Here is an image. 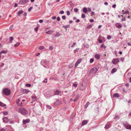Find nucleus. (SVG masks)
I'll list each match as a JSON object with an SVG mask.
<instances>
[{
	"instance_id": "f257e3e1",
	"label": "nucleus",
	"mask_w": 131,
	"mask_h": 131,
	"mask_svg": "<svg viewBox=\"0 0 131 131\" xmlns=\"http://www.w3.org/2000/svg\"><path fill=\"white\" fill-rule=\"evenodd\" d=\"M18 112L23 115H26L28 114V112L23 107L19 108Z\"/></svg>"
},
{
	"instance_id": "f03ea898",
	"label": "nucleus",
	"mask_w": 131,
	"mask_h": 131,
	"mask_svg": "<svg viewBox=\"0 0 131 131\" xmlns=\"http://www.w3.org/2000/svg\"><path fill=\"white\" fill-rule=\"evenodd\" d=\"M41 64L43 65V67L46 68H48L49 66H48V64L49 63V62L45 60H42L41 61Z\"/></svg>"
},
{
	"instance_id": "7ed1b4c3",
	"label": "nucleus",
	"mask_w": 131,
	"mask_h": 131,
	"mask_svg": "<svg viewBox=\"0 0 131 131\" xmlns=\"http://www.w3.org/2000/svg\"><path fill=\"white\" fill-rule=\"evenodd\" d=\"M3 93L6 95L8 96L10 94V91L9 89L7 88H5L3 89Z\"/></svg>"
},
{
	"instance_id": "20e7f679",
	"label": "nucleus",
	"mask_w": 131,
	"mask_h": 131,
	"mask_svg": "<svg viewBox=\"0 0 131 131\" xmlns=\"http://www.w3.org/2000/svg\"><path fill=\"white\" fill-rule=\"evenodd\" d=\"M119 61V59L118 58H113L112 60V63L114 64H117Z\"/></svg>"
},
{
	"instance_id": "39448f33",
	"label": "nucleus",
	"mask_w": 131,
	"mask_h": 131,
	"mask_svg": "<svg viewBox=\"0 0 131 131\" xmlns=\"http://www.w3.org/2000/svg\"><path fill=\"white\" fill-rule=\"evenodd\" d=\"M29 0H21L20 1L19 3L20 4H25L29 1Z\"/></svg>"
},
{
	"instance_id": "423d86ee",
	"label": "nucleus",
	"mask_w": 131,
	"mask_h": 131,
	"mask_svg": "<svg viewBox=\"0 0 131 131\" xmlns=\"http://www.w3.org/2000/svg\"><path fill=\"white\" fill-rule=\"evenodd\" d=\"M61 103V101L59 99H57L56 101L54 103V104L55 105H58L60 104Z\"/></svg>"
},
{
	"instance_id": "0eeeda50",
	"label": "nucleus",
	"mask_w": 131,
	"mask_h": 131,
	"mask_svg": "<svg viewBox=\"0 0 131 131\" xmlns=\"http://www.w3.org/2000/svg\"><path fill=\"white\" fill-rule=\"evenodd\" d=\"M82 61V60L81 59H78L76 62L75 63V65L74 67L75 68H76L78 66V64L80 63Z\"/></svg>"
},
{
	"instance_id": "6e6552de",
	"label": "nucleus",
	"mask_w": 131,
	"mask_h": 131,
	"mask_svg": "<svg viewBox=\"0 0 131 131\" xmlns=\"http://www.w3.org/2000/svg\"><path fill=\"white\" fill-rule=\"evenodd\" d=\"M110 123V122H108L106 124L104 128L105 129H108L111 127Z\"/></svg>"
},
{
	"instance_id": "1a4fd4ad",
	"label": "nucleus",
	"mask_w": 131,
	"mask_h": 131,
	"mask_svg": "<svg viewBox=\"0 0 131 131\" xmlns=\"http://www.w3.org/2000/svg\"><path fill=\"white\" fill-rule=\"evenodd\" d=\"M98 69L94 67L92 68L91 69L90 71L91 72H92L93 73H95L98 71Z\"/></svg>"
},
{
	"instance_id": "9d476101",
	"label": "nucleus",
	"mask_w": 131,
	"mask_h": 131,
	"mask_svg": "<svg viewBox=\"0 0 131 131\" xmlns=\"http://www.w3.org/2000/svg\"><path fill=\"white\" fill-rule=\"evenodd\" d=\"M30 120L29 119H27L26 120L23 119V124H25L27 123H29Z\"/></svg>"
},
{
	"instance_id": "9b49d317",
	"label": "nucleus",
	"mask_w": 131,
	"mask_h": 131,
	"mask_svg": "<svg viewBox=\"0 0 131 131\" xmlns=\"http://www.w3.org/2000/svg\"><path fill=\"white\" fill-rule=\"evenodd\" d=\"M37 99V97L35 96H32V101L31 102V103H32V102H34Z\"/></svg>"
},
{
	"instance_id": "f8f14e48",
	"label": "nucleus",
	"mask_w": 131,
	"mask_h": 131,
	"mask_svg": "<svg viewBox=\"0 0 131 131\" xmlns=\"http://www.w3.org/2000/svg\"><path fill=\"white\" fill-rule=\"evenodd\" d=\"M88 122V121L87 120H85L83 121L82 123V125L84 126V125H86Z\"/></svg>"
},
{
	"instance_id": "ddd939ff",
	"label": "nucleus",
	"mask_w": 131,
	"mask_h": 131,
	"mask_svg": "<svg viewBox=\"0 0 131 131\" xmlns=\"http://www.w3.org/2000/svg\"><path fill=\"white\" fill-rule=\"evenodd\" d=\"M83 12L84 13H85V14L87 13L88 12V10H87V8H86V7L84 8L83 9Z\"/></svg>"
},
{
	"instance_id": "4468645a",
	"label": "nucleus",
	"mask_w": 131,
	"mask_h": 131,
	"mask_svg": "<svg viewBox=\"0 0 131 131\" xmlns=\"http://www.w3.org/2000/svg\"><path fill=\"white\" fill-rule=\"evenodd\" d=\"M3 121L5 123H7L8 122V119L7 117H4L3 118Z\"/></svg>"
},
{
	"instance_id": "2eb2a0df",
	"label": "nucleus",
	"mask_w": 131,
	"mask_h": 131,
	"mask_svg": "<svg viewBox=\"0 0 131 131\" xmlns=\"http://www.w3.org/2000/svg\"><path fill=\"white\" fill-rule=\"evenodd\" d=\"M23 13V11L21 10H20L17 13V15L18 16H20V14Z\"/></svg>"
},
{
	"instance_id": "dca6fc26",
	"label": "nucleus",
	"mask_w": 131,
	"mask_h": 131,
	"mask_svg": "<svg viewBox=\"0 0 131 131\" xmlns=\"http://www.w3.org/2000/svg\"><path fill=\"white\" fill-rule=\"evenodd\" d=\"M14 38L12 37H10L9 38V42L11 43L12 42V41L13 40Z\"/></svg>"
},
{
	"instance_id": "f3484780",
	"label": "nucleus",
	"mask_w": 131,
	"mask_h": 131,
	"mask_svg": "<svg viewBox=\"0 0 131 131\" xmlns=\"http://www.w3.org/2000/svg\"><path fill=\"white\" fill-rule=\"evenodd\" d=\"M95 58L97 59H99L100 58V55L98 54H96L95 55Z\"/></svg>"
},
{
	"instance_id": "a211bd4d",
	"label": "nucleus",
	"mask_w": 131,
	"mask_h": 131,
	"mask_svg": "<svg viewBox=\"0 0 131 131\" xmlns=\"http://www.w3.org/2000/svg\"><path fill=\"white\" fill-rule=\"evenodd\" d=\"M113 97H119V95L118 94L114 93L113 95Z\"/></svg>"
},
{
	"instance_id": "6ab92c4d",
	"label": "nucleus",
	"mask_w": 131,
	"mask_h": 131,
	"mask_svg": "<svg viewBox=\"0 0 131 131\" xmlns=\"http://www.w3.org/2000/svg\"><path fill=\"white\" fill-rule=\"evenodd\" d=\"M129 12L127 10H126V11H125L124 12V10H123V11H122V14H127Z\"/></svg>"
},
{
	"instance_id": "aec40b11",
	"label": "nucleus",
	"mask_w": 131,
	"mask_h": 131,
	"mask_svg": "<svg viewBox=\"0 0 131 131\" xmlns=\"http://www.w3.org/2000/svg\"><path fill=\"white\" fill-rule=\"evenodd\" d=\"M116 71L117 69L116 68H114L112 69L111 71V73H114Z\"/></svg>"
},
{
	"instance_id": "412c9836",
	"label": "nucleus",
	"mask_w": 131,
	"mask_h": 131,
	"mask_svg": "<svg viewBox=\"0 0 131 131\" xmlns=\"http://www.w3.org/2000/svg\"><path fill=\"white\" fill-rule=\"evenodd\" d=\"M60 93V92L59 90H57L54 93V94L55 95H57L58 94Z\"/></svg>"
},
{
	"instance_id": "4be33fe9",
	"label": "nucleus",
	"mask_w": 131,
	"mask_h": 131,
	"mask_svg": "<svg viewBox=\"0 0 131 131\" xmlns=\"http://www.w3.org/2000/svg\"><path fill=\"white\" fill-rule=\"evenodd\" d=\"M126 128L127 129L131 130V125H127L126 126Z\"/></svg>"
},
{
	"instance_id": "5701e85b",
	"label": "nucleus",
	"mask_w": 131,
	"mask_h": 131,
	"mask_svg": "<svg viewBox=\"0 0 131 131\" xmlns=\"http://www.w3.org/2000/svg\"><path fill=\"white\" fill-rule=\"evenodd\" d=\"M7 52V51L6 50H2L0 52V53L1 54L2 53L6 54Z\"/></svg>"
},
{
	"instance_id": "b1692460",
	"label": "nucleus",
	"mask_w": 131,
	"mask_h": 131,
	"mask_svg": "<svg viewBox=\"0 0 131 131\" xmlns=\"http://www.w3.org/2000/svg\"><path fill=\"white\" fill-rule=\"evenodd\" d=\"M89 103L88 102L84 106V108H86L89 105Z\"/></svg>"
},
{
	"instance_id": "393cba45",
	"label": "nucleus",
	"mask_w": 131,
	"mask_h": 131,
	"mask_svg": "<svg viewBox=\"0 0 131 131\" xmlns=\"http://www.w3.org/2000/svg\"><path fill=\"white\" fill-rule=\"evenodd\" d=\"M0 106L2 107H4L5 106V105L0 102Z\"/></svg>"
},
{
	"instance_id": "a878e982",
	"label": "nucleus",
	"mask_w": 131,
	"mask_h": 131,
	"mask_svg": "<svg viewBox=\"0 0 131 131\" xmlns=\"http://www.w3.org/2000/svg\"><path fill=\"white\" fill-rule=\"evenodd\" d=\"M114 119L116 120H117L119 119V117L118 116L116 115L114 118Z\"/></svg>"
},
{
	"instance_id": "bb28decb",
	"label": "nucleus",
	"mask_w": 131,
	"mask_h": 131,
	"mask_svg": "<svg viewBox=\"0 0 131 131\" xmlns=\"http://www.w3.org/2000/svg\"><path fill=\"white\" fill-rule=\"evenodd\" d=\"M51 32H53V31L51 30H50L47 31L46 32V33L47 34H50Z\"/></svg>"
},
{
	"instance_id": "cd10ccee",
	"label": "nucleus",
	"mask_w": 131,
	"mask_h": 131,
	"mask_svg": "<svg viewBox=\"0 0 131 131\" xmlns=\"http://www.w3.org/2000/svg\"><path fill=\"white\" fill-rule=\"evenodd\" d=\"M60 35V34L58 32H57L56 33L55 36L56 37H58Z\"/></svg>"
},
{
	"instance_id": "c85d7f7f",
	"label": "nucleus",
	"mask_w": 131,
	"mask_h": 131,
	"mask_svg": "<svg viewBox=\"0 0 131 131\" xmlns=\"http://www.w3.org/2000/svg\"><path fill=\"white\" fill-rule=\"evenodd\" d=\"M28 92V90H27L25 89L23 90V92L24 93H27Z\"/></svg>"
},
{
	"instance_id": "c756f323",
	"label": "nucleus",
	"mask_w": 131,
	"mask_h": 131,
	"mask_svg": "<svg viewBox=\"0 0 131 131\" xmlns=\"http://www.w3.org/2000/svg\"><path fill=\"white\" fill-rule=\"evenodd\" d=\"M122 26V25L120 24L117 26V27L118 28H120Z\"/></svg>"
},
{
	"instance_id": "7c9ffc66",
	"label": "nucleus",
	"mask_w": 131,
	"mask_h": 131,
	"mask_svg": "<svg viewBox=\"0 0 131 131\" xmlns=\"http://www.w3.org/2000/svg\"><path fill=\"white\" fill-rule=\"evenodd\" d=\"M101 47H103L105 49L106 48V46H105L104 45V44H102V45H101Z\"/></svg>"
},
{
	"instance_id": "2f4dec72",
	"label": "nucleus",
	"mask_w": 131,
	"mask_h": 131,
	"mask_svg": "<svg viewBox=\"0 0 131 131\" xmlns=\"http://www.w3.org/2000/svg\"><path fill=\"white\" fill-rule=\"evenodd\" d=\"M20 44V43L19 42L17 43V44H15L14 46L15 47H17Z\"/></svg>"
},
{
	"instance_id": "473e14b6",
	"label": "nucleus",
	"mask_w": 131,
	"mask_h": 131,
	"mask_svg": "<svg viewBox=\"0 0 131 131\" xmlns=\"http://www.w3.org/2000/svg\"><path fill=\"white\" fill-rule=\"evenodd\" d=\"M83 86V84H82V86H80V89L81 90H83L84 89V88H83L82 87V86Z\"/></svg>"
},
{
	"instance_id": "72a5a7b5",
	"label": "nucleus",
	"mask_w": 131,
	"mask_h": 131,
	"mask_svg": "<svg viewBox=\"0 0 131 131\" xmlns=\"http://www.w3.org/2000/svg\"><path fill=\"white\" fill-rule=\"evenodd\" d=\"M129 39L130 40V42L128 43L127 44L129 46H131V39Z\"/></svg>"
},
{
	"instance_id": "f704fd0d",
	"label": "nucleus",
	"mask_w": 131,
	"mask_h": 131,
	"mask_svg": "<svg viewBox=\"0 0 131 131\" xmlns=\"http://www.w3.org/2000/svg\"><path fill=\"white\" fill-rule=\"evenodd\" d=\"M70 26L69 25H67L65 26H64V27L65 29H66L68 28Z\"/></svg>"
},
{
	"instance_id": "c9c22d12",
	"label": "nucleus",
	"mask_w": 131,
	"mask_h": 131,
	"mask_svg": "<svg viewBox=\"0 0 131 131\" xmlns=\"http://www.w3.org/2000/svg\"><path fill=\"white\" fill-rule=\"evenodd\" d=\"M44 47L42 46H40L39 48V49L40 50H42L43 49H44Z\"/></svg>"
},
{
	"instance_id": "e433bc0d",
	"label": "nucleus",
	"mask_w": 131,
	"mask_h": 131,
	"mask_svg": "<svg viewBox=\"0 0 131 131\" xmlns=\"http://www.w3.org/2000/svg\"><path fill=\"white\" fill-rule=\"evenodd\" d=\"M92 25H90L88 26L87 27L88 28H90L92 27Z\"/></svg>"
},
{
	"instance_id": "4c0bfd02",
	"label": "nucleus",
	"mask_w": 131,
	"mask_h": 131,
	"mask_svg": "<svg viewBox=\"0 0 131 131\" xmlns=\"http://www.w3.org/2000/svg\"><path fill=\"white\" fill-rule=\"evenodd\" d=\"M81 17L83 18H84L85 17V15L83 14H82L81 15Z\"/></svg>"
},
{
	"instance_id": "58836bf2",
	"label": "nucleus",
	"mask_w": 131,
	"mask_h": 131,
	"mask_svg": "<svg viewBox=\"0 0 131 131\" xmlns=\"http://www.w3.org/2000/svg\"><path fill=\"white\" fill-rule=\"evenodd\" d=\"M111 38V37L110 35H108L107 36V38L108 39H110Z\"/></svg>"
},
{
	"instance_id": "ea45409f",
	"label": "nucleus",
	"mask_w": 131,
	"mask_h": 131,
	"mask_svg": "<svg viewBox=\"0 0 131 131\" xmlns=\"http://www.w3.org/2000/svg\"><path fill=\"white\" fill-rule=\"evenodd\" d=\"M39 28V27H36L35 28H34L35 31H37V30H38V29Z\"/></svg>"
},
{
	"instance_id": "a19ab883",
	"label": "nucleus",
	"mask_w": 131,
	"mask_h": 131,
	"mask_svg": "<svg viewBox=\"0 0 131 131\" xmlns=\"http://www.w3.org/2000/svg\"><path fill=\"white\" fill-rule=\"evenodd\" d=\"M4 63H1L0 64V67H1L3 66L4 65Z\"/></svg>"
},
{
	"instance_id": "79ce46f5",
	"label": "nucleus",
	"mask_w": 131,
	"mask_h": 131,
	"mask_svg": "<svg viewBox=\"0 0 131 131\" xmlns=\"http://www.w3.org/2000/svg\"><path fill=\"white\" fill-rule=\"evenodd\" d=\"M26 86L27 87H30L31 86V85L30 84H26Z\"/></svg>"
},
{
	"instance_id": "37998d69",
	"label": "nucleus",
	"mask_w": 131,
	"mask_h": 131,
	"mask_svg": "<svg viewBox=\"0 0 131 131\" xmlns=\"http://www.w3.org/2000/svg\"><path fill=\"white\" fill-rule=\"evenodd\" d=\"M47 108L49 109H50L51 108V107L50 106L48 105L47 106Z\"/></svg>"
},
{
	"instance_id": "c03bdc74",
	"label": "nucleus",
	"mask_w": 131,
	"mask_h": 131,
	"mask_svg": "<svg viewBox=\"0 0 131 131\" xmlns=\"http://www.w3.org/2000/svg\"><path fill=\"white\" fill-rule=\"evenodd\" d=\"M76 45V43H73L72 45L71 46V47H74Z\"/></svg>"
},
{
	"instance_id": "a18cd8bd",
	"label": "nucleus",
	"mask_w": 131,
	"mask_h": 131,
	"mask_svg": "<svg viewBox=\"0 0 131 131\" xmlns=\"http://www.w3.org/2000/svg\"><path fill=\"white\" fill-rule=\"evenodd\" d=\"M62 19H63L65 20L66 19V17L65 16L63 15V16H62Z\"/></svg>"
},
{
	"instance_id": "49530a36",
	"label": "nucleus",
	"mask_w": 131,
	"mask_h": 131,
	"mask_svg": "<svg viewBox=\"0 0 131 131\" xmlns=\"http://www.w3.org/2000/svg\"><path fill=\"white\" fill-rule=\"evenodd\" d=\"M74 10L76 12H77L78 11V9L77 8H75L74 9Z\"/></svg>"
},
{
	"instance_id": "de8ad7c7",
	"label": "nucleus",
	"mask_w": 131,
	"mask_h": 131,
	"mask_svg": "<svg viewBox=\"0 0 131 131\" xmlns=\"http://www.w3.org/2000/svg\"><path fill=\"white\" fill-rule=\"evenodd\" d=\"M67 15H69L70 14V13L69 11H67Z\"/></svg>"
},
{
	"instance_id": "09e8293b",
	"label": "nucleus",
	"mask_w": 131,
	"mask_h": 131,
	"mask_svg": "<svg viewBox=\"0 0 131 131\" xmlns=\"http://www.w3.org/2000/svg\"><path fill=\"white\" fill-rule=\"evenodd\" d=\"M64 11L63 10H61L59 12V13L61 14H63L64 13Z\"/></svg>"
},
{
	"instance_id": "8fccbe9b",
	"label": "nucleus",
	"mask_w": 131,
	"mask_h": 131,
	"mask_svg": "<svg viewBox=\"0 0 131 131\" xmlns=\"http://www.w3.org/2000/svg\"><path fill=\"white\" fill-rule=\"evenodd\" d=\"M94 60L93 59H91L90 60V62L91 63H92L93 62Z\"/></svg>"
},
{
	"instance_id": "3c124183",
	"label": "nucleus",
	"mask_w": 131,
	"mask_h": 131,
	"mask_svg": "<svg viewBox=\"0 0 131 131\" xmlns=\"http://www.w3.org/2000/svg\"><path fill=\"white\" fill-rule=\"evenodd\" d=\"M53 47L52 46H50L49 49L51 50H52L53 49Z\"/></svg>"
},
{
	"instance_id": "603ef678",
	"label": "nucleus",
	"mask_w": 131,
	"mask_h": 131,
	"mask_svg": "<svg viewBox=\"0 0 131 131\" xmlns=\"http://www.w3.org/2000/svg\"><path fill=\"white\" fill-rule=\"evenodd\" d=\"M3 113L5 115H7L8 114V112H3Z\"/></svg>"
},
{
	"instance_id": "864d4df0",
	"label": "nucleus",
	"mask_w": 131,
	"mask_h": 131,
	"mask_svg": "<svg viewBox=\"0 0 131 131\" xmlns=\"http://www.w3.org/2000/svg\"><path fill=\"white\" fill-rule=\"evenodd\" d=\"M79 48H77L75 50H74V53H75L78 51V50H79Z\"/></svg>"
},
{
	"instance_id": "5fc2aeb1",
	"label": "nucleus",
	"mask_w": 131,
	"mask_h": 131,
	"mask_svg": "<svg viewBox=\"0 0 131 131\" xmlns=\"http://www.w3.org/2000/svg\"><path fill=\"white\" fill-rule=\"evenodd\" d=\"M32 8V7H30V8H29V9H28V11H29V12L30 11H31V9Z\"/></svg>"
},
{
	"instance_id": "6e6d98bb",
	"label": "nucleus",
	"mask_w": 131,
	"mask_h": 131,
	"mask_svg": "<svg viewBox=\"0 0 131 131\" xmlns=\"http://www.w3.org/2000/svg\"><path fill=\"white\" fill-rule=\"evenodd\" d=\"M125 85L126 87H128L129 86V84L128 83H127L125 84Z\"/></svg>"
},
{
	"instance_id": "4d7b16f0",
	"label": "nucleus",
	"mask_w": 131,
	"mask_h": 131,
	"mask_svg": "<svg viewBox=\"0 0 131 131\" xmlns=\"http://www.w3.org/2000/svg\"><path fill=\"white\" fill-rule=\"evenodd\" d=\"M73 86L74 87H77V84H76V83H74L73 84Z\"/></svg>"
},
{
	"instance_id": "13d9d810",
	"label": "nucleus",
	"mask_w": 131,
	"mask_h": 131,
	"mask_svg": "<svg viewBox=\"0 0 131 131\" xmlns=\"http://www.w3.org/2000/svg\"><path fill=\"white\" fill-rule=\"evenodd\" d=\"M13 25H12L10 27H9V29H10V30H12V28H13Z\"/></svg>"
},
{
	"instance_id": "bf43d9fd",
	"label": "nucleus",
	"mask_w": 131,
	"mask_h": 131,
	"mask_svg": "<svg viewBox=\"0 0 131 131\" xmlns=\"http://www.w3.org/2000/svg\"><path fill=\"white\" fill-rule=\"evenodd\" d=\"M116 6V5L115 4H114L112 6V7L113 8H115Z\"/></svg>"
},
{
	"instance_id": "052dcab7",
	"label": "nucleus",
	"mask_w": 131,
	"mask_h": 131,
	"mask_svg": "<svg viewBox=\"0 0 131 131\" xmlns=\"http://www.w3.org/2000/svg\"><path fill=\"white\" fill-rule=\"evenodd\" d=\"M99 43H101L102 42V41L101 39H100L99 41Z\"/></svg>"
},
{
	"instance_id": "680f3d73",
	"label": "nucleus",
	"mask_w": 131,
	"mask_h": 131,
	"mask_svg": "<svg viewBox=\"0 0 131 131\" xmlns=\"http://www.w3.org/2000/svg\"><path fill=\"white\" fill-rule=\"evenodd\" d=\"M57 20L58 21H59L60 20V18L59 17H57Z\"/></svg>"
},
{
	"instance_id": "e2e57ef3",
	"label": "nucleus",
	"mask_w": 131,
	"mask_h": 131,
	"mask_svg": "<svg viewBox=\"0 0 131 131\" xmlns=\"http://www.w3.org/2000/svg\"><path fill=\"white\" fill-rule=\"evenodd\" d=\"M90 22L92 23L94 21V20L93 19H90Z\"/></svg>"
},
{
	"instance_id": "0e129e2a",
	"label": "nucleus",
	"mask_w": 131,
	"mask_h": 131,
	"mask_svg": "<svg viewBox=\"0 0 131 131\" xmlns=\"http://www.w3.org/2000/svg\"><path fill=\"white\" fill-rule=\"evenodd\" d=\"M122 21H125L126 20V19L124 17L122 19Z\"/></svg>"
},
{
	"instance_id": "69168bd1",
	"label": "nucleus",
	"mask_w": 131,
	"mask_h": 131,
	"mask_svg": "<svg viewBox=\"0 0 131 131\" xmlns=\"http://www.w3.org/2000/svg\"><path fill=\"white\" fill-rule=\"evenodd\" d=\"M121 60L122 61H123L124 60V58H121Z\"/></svg>"
},
{
	"instance_id": "338daca9",
	"label": "nucleus",
	"mask_w": 131,
	"mask_h": 131,
	"mask_svg": "<svg viewBox=\"0 0 131 131\" xmlns=\"http://www.w3.org/2000/svg\"><path fill=\"white\" fill-rule=\"evenodd\" d=\"M43 21L42 20H39V22L40 23H42Z\"/></svg>"
},
{
	"instance_id": "774afa93",
	"label": "nucleus",
	"mask_w": 131,
	"mask_h": 131,
	"mask_svg": "<svg viewBox=\"0 0 131 131\" xmlns=\"http://www.w3.org/2000/svg\"><path fill=\"white\" fill-rule=\"evenodd\" d=\"M0 131H5L4 129L3 128L0 130Z\"/></svg>"
}]
</instances>
